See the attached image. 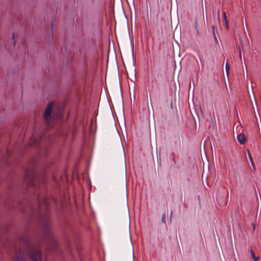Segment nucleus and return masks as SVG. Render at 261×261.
I'll list each match as a JSON object with an SVG mask.
<instances>
[{
  "instance_id": "nucleus-1",
  "label": "nucleus",
  "mask_w": 261,
  "mask_h": 261,
  "mask_svg": "<svg viewBox=\"0 0 261 261\" xmlns=\"http://www.w3.org/2000/svg\"><path fill=\"white\" fill-rule=\"evenodd\" d=\"M13 249L11 256L13 261H42L39 248L31 243L27 237L20 238Z\"/></svg>"
},
{
  "instance_id": "nucleus-2",
  "label": "nucleus",
  "mask_w": 261,
  "mask_h": 261,
  "mask_svg": "<svg viewBox=\"0 0 261 261\" xmlns=\"http://www.w3.org/2000/svg\"><path fill=\"white\" fill-rule=\"evenodd\" d=\"M37 206L40 212V223L41 225L45 237L48 243L53 245V248L56 245V242L52 236L49 228V215L47 212L48 207V202L44 195L37 194L36 196Z\"/></svg>"
},
{
  "instance_id": "nucleus-3",
  "label": "nucleus",
  "mask_w": 261,
  "mask_h": 261,
  "mask_svg": "<svg viewBox=\"0 0 261 261\" xmlns=\"http://www.w3.org/2000/svg\"><path fill=\"white\" fill-rule=\"evenodd\" d=\"M54 102H50L46 108L43 114V117L45 122L48 126H51L53 123V105Z\"/></svg>"
},
{
  "instance_id": "nucleus-4",
  "label": "nucleus",
  "mask_w": 261,
  "mask_h": 261,
  "mask_svg": "<svg viewBox=\"0 0 261 261\" xmlns=\"http://www.w3.org/2000/svg\"><path fill=\"white\" fill-rule=\"evenodd\" d=\"M30 186L33 187L36 189L39 188L40 186V179L36 177H32L28 181Z\"/></svg>"
},
{
  "instance_id": "nucleus-5",
  "label": "nucleus",
  "mask_w": 261,
  "mask_h": 261,
  "mask_svg": "<svg viewBox=\"0 0 261 261\" xmlns=\"http://www.w3.org/2000/svg\"><path fill=\"white\" fill-rule=\"evenodd\" d=\"M47 31L48 35L47 37V39L49 42H50L51 41L53 40V27L52 24H51V25L48 29Z\"/></svg>"
},
{
  "instance_id": "nucleus-6",
  "label": "nucleus",
  "mask_w": 261,
  "mask_h": 261,
  "mask_svg": "<svg viewBox=\"0 0 261 261\" xmlns=\"http://www.w3.org/2000/svg\"><path fill=\"white\" fill-rule=\"evenodd\" d=\"M237 139L240 143L243 144L246 142V138L244 134L243 133H240L237 136Z\"/></svg>"
},
{
  "instance_id": "nucleus-7",
  "label": "nucleus",
  "mask_w": 261,
  "mask_h": 261,
  "mask_svg": "<svg viewBox=\"0 0 261 261\" xmlns=\"http://www.w3.org/2000/svg\"><path fill=\"white\" fill-rule=\"evenodd\" d=\"M250 254H251V256L252 258L254 261H257L258 260V259H259V256H256L255 255L254 251L253 250V249L252 248H251L250 250Z\"/></svg>"
},
{
  "instance_id": "nucleus-8",
  "label": "nucleus",
  "mask_w": 261,
  "mask_h": 261,
  "mask_svg": "<svg viewBox=\"0 0 261 261\" xmlns=\"http://www.w3.org/2000/svg\"><path fill=\"white\" fill-rule=\"evenodd\" d=\"M39 143V141L37 139L34 138H32V142L31 143L32 145H37Z\"/></svg>"
},
{
  "instance_id": "nucleus-9",
  "label": "nucleus",
  "mask_w": 261,
  "mask_h": 261,
  "mask_svg": "<svg viewBox=\"0 0 261 261\" xmlns=\"http://www.w3.org/2000/svg\"><path fill=\"white\" fill-rule=\"evenodd\" d=\"M212 29H213V36H214V39H215V42L216 43H218V40L216 38V35H215V30H214V26L213 25L212 26Z\"/></svg>"
},
{
  "instance_id": "nucleus-10",
  "label": "nucleus",
  "mask_w": 261,
  "mask_h": 261,
  "mask_svg": "<svg viewBox=\"0 0 261 261\" xmlns=\"http://www.w3.org/2000/svg\"><path fill=\"white\" fill-rule=\"evenodd\" d=\"M225 69H226V71L227 73V75L228 76V73H229V64H228V63H226V64Z\"/></svg>"
},
{
  "instance_id": "nucleus-11",
  "label": "nucleus",
  "mask_w": 261,
  "mask_h": 261,
  "mask_svg": "<svg viewBox=\"0 0 261 261\" xmlns=\"http://www.w3.org/2000/svg\"><path fill=\"white\" fill-rule=\"evenodd\" d=\"M224 14V19H225V23H226V27L228 29V22L227 20V18H226V14L225 12L223 13Z\"/></svg>"
},
{
  "instance_id": "nucleus-12",
  "label": "nucleus",
  "mask_w": 261,
  "mask_h": 261,
  "mask_svg": "<svg viewBox=\"0 0 261 261\" xmlns=\"http://www.w3.org/2000/svg\"><path fill=\"white\" fill-rule=\"evenodd\" d=\"M162 221L163 223H166V216H165V214H163V215H162Z\"/></svg>"
},
{
  "instance_id": "nucleus-13",
  "label": "nucleus",
  "mask_w": 261,
  "mask_h": 261,
  "mask_svg": "<svg viewBox=\"0 0 261 261\" xmlns=\"http://www.w3.org/2000/svg\"><path fill=\"white\" fill-rule=\"evenodd\" d=\"M248 156H249V159L250 160L251 163L253 162L252 158V156L251 155V154H249Z\"/></svg>"
},
{
  "instance_id": "nucleus-14",
  "label": "nucleus",
  "mask_w": 261,
  "mask_h": 261,
  "mask_svg": "<svg viewBox=\"0 0 261 261\" xmlns=\"http://www.w3.org/2000/svg\"><path fill=\"white\" fill-rule=\"evenodd\" d=\"M239 53H240V59H242V55H241V49L239 48Z\"/></svg>"
},
{
  "instance_id": "nucleus-15",
  "label": "nucleus",
  "mask_w": 261,
  "mask_h": 261,
  "mask_svg": "<svg viewBox=\"0 0 261 261\" xmlns=\"http://www.w3.org/2000/svg\"><path fill=\"white\" fill-rule=\"evenodd\" d=\"M251 164L252 165V167H253V170H255V166H254V163L253 162L251 163Z\"/></svg>"
},
{
  "instance_id": "nucleus-16",
  "label": "nucleus",
  "mask_w": 261,
  "mask_h": 261,
  "mask_svg": "<svg viewBox=\"0 0 261 261\" xmlns=\"http://www.w3.org/2000/svg\"><path fill=\"white\" fill-rule=\"evenodd\" d=\"M15 37V33H13V34H12V39H13V40L14 39Z\"/></svg>"
},
{
  "instance_id": "nucleus-17",
  "label": "nucleus",
  "mask_w": 261,
  "mask_h": 261,
  "mask_svg": "<svg viewBox=\"0 0 261 261\" xmlns=\"http://www.w3.org/2000/svg\"><path fill=\"white\" fill-rule=\"evenodd\" d=\"M239 128L240 129H242L243 127L241 125H240V126H238L237 127V128Z\"/></svg>"
},
{
  "instance_id": "nucleus-18",
  "label": "nucleus",
  "mask_w": 261,
  "mask_h": 261,
  "mask_svg": "<svg viewBox=\"0 0 261 261\" xmlns=\"http://www.w3.org/2000/svg\"><path fill=\"white\" fill-rule=\"evenodd\" d=\"M247 152H248V155H249V154H250V152H249V150L248 149L247 150Z\"/></svg>"
},
{
  "instance_id": "nucleus-19",
  "label": "nucleus",
  "mask_w": 261,
  "mask_h": 261,
  "mask_svg": "<svg viewBox=\"0 0 261 261\" xmlns=\"http://www.w3.org/2000/svg\"><path fill=\"white\" fill-rule=\"evenodd\" d=\"M241 44H242V47H243V44L242 43V40H241Z\"/></svg>"
},
{
  "instance_id": "nucleus-20",
  "label": "nucleus",
  "mask_w": 261,
  "mask_h": 261,
  "mask_svg": "<svg viewBox=\"0 0 261 261\" xmlns=\"http://www.w3.org/2000/svg\"><path fill=\"white\" fill-rule=\"evenodd\" d=\"M256 122H257V124H258V121H257V120H258V119H257L256 117Z\"/></svg>"
},
{
  "instance_id": "nucleus-21",
  "label": "nucleus",
  "mask_w": 261,
  "mask_h": 261,
  "mask_svg": "<svg viewBox=\"0 0 261 261\" xmlns=\"http://www.w3.org/2000/svg\"><path fill=\"white\" fill-rule=\"evenodd\" d=\"M256 122H257V124H258V121H257V120H258V119H257L256 117Z\"/></svg>"
},
{
  "instance_id": "nucleus-22",
  "label": "nucleus",
  "mask_w": 261,
  "mask_h": 261,
  "mask_svg": "<svg viewBox=\"0 0 261 261\" xmlns=\"http://www.w3.org/2000/svg\"><path fill=\"white\" fill-rule=\"evenodd\" d=\"M15 43H16V42L14 41L13 43L14 46L15 45Z\"/></svg>"
},
{
  "instance_id": "nucleus-23",
  "label": "nucleus",
  "mask_w": 261,
  "mask_h": 261,
  "mask_svg": "<svg viewBox=\"0 0 261 261\" xmlns=\"http://www.w3.org/2000/svg\"><path fill=\"white\" fill-rule=\"evenodd\" d=\"M43 180H42L41 181V185H43Z\"/></svg>"
},
{
  "instance_id": "nucleus-24",
  "label": "nucleus",
  "mask_w": 261,
  "mask_h": 261,
  "mask_svg": "<svg viewBox=\"0 0 261 261\" xmlns=\"http://www.w3.org/2000/svg\"><path fill=\"white\" fill-rule=\"evenodd\" d=\"M253 227H254V229H255V225L253 224Z\"/></svg>"
},
{
  "instance_id": "nucleus-25",
  "label": "nucleus",
  "mask_w": 261,
  "mask_h": 261,
  "mask_svg": "<svg viewBox=\"0 0 261 261\" xmlns=\"http://www.w3.org/2000/svg\"><path fill=\"white\" fill-rule=\"evenodd\" d=\"M172 214H173V212H171V216L172 215Z\"/></svg>"
}]
</instances>
